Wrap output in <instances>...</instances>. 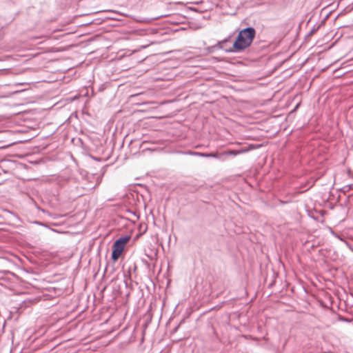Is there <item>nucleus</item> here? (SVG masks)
Masks as SVG:
<instances>
[{
	"instance_id": "nucleus-1",
	"label": "nucleus",
	"mask_w": 353,
	"mask_h": 353,
	"mask_svg": "<svg viewBox=\"0 0 353 353\" xmlns=\"http://www.w3.org/2000/svg\"><path fill=\"white\" fill-rule=\"evenodd\" d=\"M255 34V30L251 27L241 30L233 44V48L237 51L247 48L252 44Z\"/></svg>"
},
{
	"instance_id": "nucleus-2",
	"label": "nucleus",
	"mask_w": 353,
	"mask_h": 353,
	"mask_svg": "<svg viewBox=\"0 0 353 353\" xmlns=\"http://www.w3.org/2000/svg\"><path fill=\"white\" fill-rule=\"evenodd\" d=\"M130 236H123L117 240L112 246V259L116 261L123 253L125 246L130 241Z\"/></svg>"
},
{
	"instance_id": "nucleus-3",
	"label": "nucleus",
	"mask_w": 353,
	"mask_h": 353,
	"mask_svg": "<svg viewBox=\"0 0 353 353\" xmlns=\"http://www.w3.org/2000/svg\"><path fill=\"white\" fill-rule=\"evenodd\" d=\"M199 155L202 156V157H219V155L217 153H210V154H199Z\"/></svg>"
},
{
	"instance_id": "nucleus-4",
	"label": "nucleus",
	"mask_w": 353,
	"mask_h": 353,
	"mask_svg": "<svg viewBox=\"0 0 353 353\" xmlns=\"http://www.w3.org/2000/svg\"><path fill=\"white\" fill-rule=\"evenodd\" d=\"M240 153H241V152L240 151H237V150H230V151L225 152V154H232V155H236V154H239Z\"/></svg>"
}]
</instances>
